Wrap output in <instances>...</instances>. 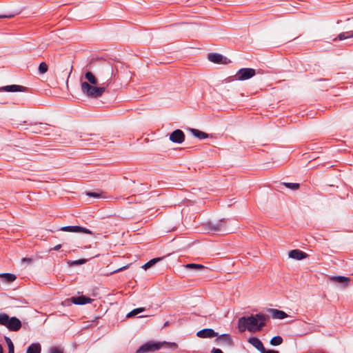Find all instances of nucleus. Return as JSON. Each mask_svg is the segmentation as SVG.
<instances>
[{
    "label": "nucleus",
    "instance_id": "nucleus-1",
    "mask_svg": "<svg viewBox=\"0 0 353 353\" xmlns=\"http://www.w3.org/2000/svg\"><path fill=\"white\" fill-rule=\"evenodd\" d=\"M113 69L112 66L106 65L102 69V75L104 82L102 86L97 87V85H90L86 81L81 82V89L84 95L90 98H99L105 92L108 82L112 79Z\"/></svg>",
    "mask_w": 353,
    "mask_h": 353
},
{
    "label": "nucleus",
    "instance_id": "nucleus-2",
    "mask_svg": "<svg viewBox=\"0 0 353 353\" xmlns=\"http://www.w3.org/2000/svg\"><path fill=\"white\" fill-rule=\"evenodd\" d=\"M266 316L262 314L241 317L238 321L239 331L243 332L246 329L250 332L259 331L265 325Z\"/></svg>",
    "mask_w": 353,
    "mask_h": 353
},
{
    "label": "nucleus",
    "instance_id": "nucleus-3",
    "mask_svg": "<svg viewBox=\"0 0 353 353\" xmlns=\"http://www.w3.org/2000/svg\"><path fill=\"white\" fill-rule=\"evenodd\" d=\"M0 325L7 327L11 331H18L21 327V322L17 317H10L7 314H0Z\"/></svg>",
    "mask_w": 353,
    "mask_h": 353
},
{
    "label": "nucleus",
    "instance_id": "nucleus-4",
    "mask_svg": "<svg viewBox=\"0 0 353 353\" xmlns=\"http://www.w3.org/2000/svg\"><path fill=\"white\" fill-rule=\"evenodd\" d=\"M331 283L340 289H345L350 285V279L343 276H331L329 277Z\"/></svg>",
    "mask_w": 353,
    "mask_h": 353
},
{
    "label": "nucleus",
    "instance_id": "nucleus-5",
    "mask_svg": "<svg viewBox=\"0 0 353 353\" xmlns=\"http://www.w3.org/2000/svg\"><path fill=\"white\" fill-rule=\"evenodd\" d=\"M255 74L256 72L254 69L241 68L237 72L236 79L239 81H245L252 78Z\"/></svg>",
    "mask_w": 353,
    "mask_h": 353
},
{
    "label": "nucleus",
    "instance_id": "nucleus-6",
    "mask_svg": "<svg viewBox=\"0 0 353 353\" xmlns=\"http://www.w3.org/2000/svg\"><path fill=\"white\" fill-rule=\"evenodd\" d=\"M208 228L214 232H226V223L223 219H221L216 222H208Z\"/></svg>",
    "mask_w": 353,
    "mask_h": 353
},
{
    "label": "nucleus",
    "instance_id": "nucleus-7",
    "mask_svg": "<svg viewBox=\"0 0 353 353\" xmlns=\"http://www.w3.org/2000/svg\"><path fill=\"white\" fill-rule=\"evenodd\" d=\"M161 347L159 343H147L141 345L136 352V353H143L148 352H154L158 350Z\"/></svg>",
    "mask_w": 353,
    "mask_h": 353
},
{
    "label": "nucleus",
    "instance_id": "nucleus-8",
    "mask_svg": "<svg viewBox=\"0 0 353 353\" xmlns=\"http://www.w3.org/2000/svg\"><path fill=\"white\" fill-rule=\"evenodd\" d=\"M92 301V299L86 297L85 296H72L70 299H68L65 301V303L67 304H70V303H72L76 305H85L87 303H91Z\"/></svg>",
    "mask_w": 353,
    "mask_h": 353
},
{
    "label": "nucleus",
    "instance_id": "nucleus-9",
    "mask_svg": "<svg viewBox=\"0 0 353 353\" xmlns=\"http://www.w3.org/2000/svg\"><path fill=\"white\" fill-rule=\"evenodd\" d=\"M185 134L181 130L173 131L170 135V140L176 143H181L184 141Z\"/></svg>",
    "mask_w": 353,
    "mask_h": 353
},
{
    "label": "nucleus",
    "instance_id": "nucleus-10",
    "mask_svg": "<svg viewBox=\"0 0 353 353\" xmlns=\"http://www.w3.org/2000/svg\"><path fill=\"white\" fill-rule=\"evenodd\" d=\"M62 231L70 232H82L85 234H92V232L90 230L80 226H64L61 229Z\"/></svg>",
    "mask_w": 353,
    "mask_h": 353
},
{
    "label": "nucleus",
    "instance_id": "nucleus-11",
    "mask_svg": "<svg viewBox=\"0 0 353 353\" xmlns=\"http://www.w3.org/2000/svg\"><path fill=\"white\" fill-rule=\"evenodd\" d=\"M196 336L199 338H213L218 336V333L210 328L203 329L196 333Z\"/></svg>",
    "mask_w": 353,
    "mask_h": 353
},
{
    "label": "nucleus",
    "instance_id": "nucleus-12",
    "mask_svg": "<svg viewBox=\"0 0 353 353\" xmlns=\"http://www.w3.org/2000/svg\"><path fill=\"white\" fill-rule=\"evenodd\" d=\"M217 336L216 341L218 343L225 344L228 346H232L233 345V341L229 334H224Z\"/></svg>",
    "mask_w": 353,
    "mask_h": 353
},
{
    "label": "nucleus",
    "instance_id": "nucleus-13",
    "mask_svg": "<svg viewBox=\"0 0 353 353\" xmlns=\"http://www.w3.org/2000/svg\"><path fill=\"white\" fill-rule=\"evenodd\" d=\"M288 256L290 258L294 259L296 260H301L305 259L307 254L301 250H292L289 252Z\"/></svg>",
    "mask_w": 353,
    "mask_h": 353
},
{
    "label": "nucleus",
    "instance_id": "nucleus-14",
    "mask_svg": "<svg viewBox=\"0 0 353 353\" xmlns=\"http://www.w3.org/2000/svg\"><path fill=\"white\" fill-rule=\"evenodd\" d=\"M248 342L261 353L265 350L262 342L258 338L251 337L249 339Z\"/></svg>",
    "mask_w": 353,
    "mask_h": 353
},
{
    "label": "nucleus",
    "instance_id": "nucleus-15",
    "mask_svg": "<svg viewBox=\"0 0 353 353\" xmlns=\"http://www.w3.org/2000/svg\"><path fill=\"white\" fill-rule=\"evenodd\" d=\"M269 312L273 319H283L288 316V314L285 312L277 309H270Z\"/></svg>",
    "mask_w": 353,
    "mask_h": 353
},
{
    "label": "nucleus",
    "instance_id": "nucleus-16",
    "mask_svg": "<svg viewBox=\"0 0 353 353\" xmlns=\"http://www.w3.org/2000/svg\"><path fill=\"white\" fill-rule=\"evenodd\" d=\"M0 90L6 92H22L25 90V88L18 85H10L2 87Z\"/></svg>",
    "mask_w": 353,
    "mask_h": 353
},
{
    "label": "nucleus",
    "instance_id": "nucleus-17",
    "mask_svg": "<svg viewBox=\"0 0 353 353\" xmlns=\"http://www.w3.org/2000/svg\"><path fill=\"white\" fill-rule=\"evenodd\" d=\"M41 345L38 343H32L28 347L26 353H41Z\"/></svg>",
    "mask_w": 353,
    "mask_h": 353
},
{
    "label": "nucleus",
    "instance_id": "nucleus-18",
    "mask_svg": "<svg viewBox=\"0 0 353 353\" xmlns=\"http://www.w3.org/2000/svg\"><path fill=\"white\" fill-rule=\"evenodd\" d=\"M0 278L6 283H12L17 279L14 274L10 273H1Z\"/></svg>",
    "mask_w": 353,
    "mask_h": 353
},
{
    "label": "nucleus",
    "instance_id": "nucleus-19",
    "mask_svg": "<svg viewBox=\"0 0 353 353\" xmlns=\"http://www.w3.org/2000/svg\"><path fill=\"white\" fill-rule=\"evenodd\" d=\"M208 59L211 62L219 63L222 61L223 56L217 53H210L208 54Z\"/></svg>",
    "mask_w": 353,
    "mask_h": 353
},
{
    "label": "nucleus",
    "instance_id": "nucleus-20",
    "mask_svg": "<svg viewBox=\"0 0 353 353\" xmlns=\"http://www.w3.org/2000/svg\"><path fill=\"white\" fill-rule=\"evenodd\" d=\"M85 78L87 79L88 83L90 85H97L98 80L91 72H86L85 73Z\"/></svg>",
    "mask_w": 353,
    "mask_h": 353
},
{
    "label": "nucleus",
    "instance_id": "nucleus-21",
    "mask_svg": "<svg viewBox=\"0 0 353 353\" xmlns=\"http://www.w3.org/2000/svg\"><path fill=\"white\" fill-rule=\"evenodd\" d=\"M190 131L194 137H196V138H198L199 139H204L208 138V134H206L203 132H201L199 130H196V129H191Z\"/></svg>",
    "mask_w": 353,
    "mask_h": 353
},
{
    "label": "nucleus",
    "instance_id": "nucleus-22",
    "mask_svg": "<svg viewBox=\"0 0 353 353\" xmlns=\"http://www.w3.org/2000/svg\"><path fill=\"white\" fill-rule=\"evenodd\" d=\"M161 260V258H159H159L152 259L150 261H149L148 262H147L146 263H145L142 266V268H143L145 270H147V269L150 268V267H152L153 265H154L156 263H157L158 261H159Z\"/></svg>",
    "mask_w": 353,
    "mask_h": 353
},
{
    "label": "nucleus",
    "instance_id": "nucleus-23",
    "mask_svg": "<svg viewBox=\"0 0 353 353\" xmlns=\"http://www.w3.org/2000/svg\"><path fill=\"white\" fill-rule=\"evenodd\" d=\"M282 343L283 339L280 336H274L270 341V344L274 346L281 345Z\"/></svg>",
    "mask_w": 353,
    "mask_h": 353
},
{
    "label": "nucleus",
    "instance_id": "nucleus-24",
    "mask_svg": "<svg viewBox=\"0 0 353 353\" xmlns=\"http://www.w3.org/2000/svg\"><path fill=\"white\" fill-rule=\"evenodd\" d=\"M352 37H353V30L346 32H342V33L339 34L338 36V38L340 40H344L345 39L352 38Z\"/></svg>",
    "mask_w": 353,
    "mask_h": 353
},
{
    "label": "nucleus",
    "instance_id": "nucleus-25",
    "mask_svg": "<svg viewBox=\"0 0 353 353\" xmlns=\"http://www.w3.org/2000/svg\"><path fill=\"white\" fill-rule=\"evenodd\" d=\"M185 268L188 269H193L195 270H200L204 268V266L201 264H196V263H188L185 265Z\"/></svg>",
    "mask_w": 353,
    "mask_h": 353
},
{
    "label": "nucleus",
    "instance_id": "nucleus-26",
    "mask_svg": "<svg viewBox=\"0 0 353 353\" xmlns=\"http://www.w3.org/2000/svg\"><path fill=\"white\" fill-rule=\"evenodd\" d=\"M5 340L6 341V343L8 345V353H14V347L12 341L9 337L6 336Z\"/></svg>",
    "mask_w": 353,
    "mask_h": 353
},
{
    "label": "nucleus",
    "instance_id": "nucleus-27",
    "mask_svg": "<svg viewBox=\"0 0 353 353\" xmlns=\"http://www.w3.org/2000/svg\"><path fill=\"white\" fill-rule=\"evenodd\" d=\"M145 310V308L144 307H139V308H136L133 310H132L130 312H129L128 314H127V317H131V316H135L142 312H143Z\"/></svg>",
    "mask_w": 353,
    "mask_h": 353
},
{
    "label": "nucleus",
    "instance_id": "nucleus-28",
    "mask_svg": "<svg viewBox=\"0 0 353 353\" xmlns=\"http://www.w3.org/2000/svg\"><path fill=\"white\" fill-rule=\"evenodd\" d=\"M48 65L45 62H41L39 65V72L40 74H44L48 71Z\"/></svg>",
    "mask_w": 353,
    "mask_h": 353
},
{
    "label": "nucleus",
    "instance_id": "nucleus-29",
    "mask_svg": "<svg viewBox=\"0 0 353 353\" xmlns=\"http://www.w3.org/2000/svg\"><path fill=\"white\" fill-rule=\"evenodd\" d=\"M284 185L292 190H297L299 188V184L296 183H285Z\"/></svg>",
    "mask_w": 353,
    "mask_h": 353
},
{
    "label": "nucleus",
    "instance_id": "nucleus-30",
    "mask_svg": "<svg viewBox=\"0 0 353 353\" xmlns=\"http://www.w3.org/2000/svg\"><path fill=\"white\" fill-rule=\"evenodd\" d=\"M86 194L90 197L99 198L101 197L102 192H88Z\"/></svg>",
    "mask_w": 353,
    "mask_h": 353
},
{
    "label": "nucleus",
    "instance_id": "nucleus-31",
    "mask_svg": "<svg viewBox=\"0 0 353 353\" xmlns=\"http://www.w3.org/2000/svg\"><path fill=\"white\" fill-rule=\"evenodd\" d=\"M50 353H63V350L59 347H52L50 350Z\"/></svg>",
    "mask_w": 353,
    "mask_h": 353
},
{
    "label": "nucleus",
    "instance_id": "nucleus-32",
    "mask_svg": "<svg viewBox=\"0 0 353 353\" xmlns=\"http://www.w3.org/2000/svg\"><path fill=\"white\" fill-rule=\"evenodd\" d=\"M88 260L87 259H79L77 261H72L73 264L80 265L85 263Z\"/></svg>",
    "mask_w": 353,
    "mask_h": 353
},
{
    "label": "nucleus",
    "instance_id": "nucleus-33",
    "mask_svg": "<svg viewBox=\"0 0 353 353\" xmlns=\"http://www.w3.org/2000/svg\"><path fill=\"white\" fill-rule=\"evenodd\" d=\"M21 261H22V262L28 263H31L32 262V259L31 258H27V257L23 258L21 259Z\"/></svg>",
    "mask_w": 353,
    "mask_h": 353
},
{
    "label": "nucleus",
    "instance_id": "nucleus-34",
    "mask_svg": "<svg viewBox=\"0 0 353 353\" xmlns=\"http://www.w3.org/2000/svg\"><path fill=\"white\" fill-rule=\"evenodd\" d=\"M128 268V265H125V266H123V267H121V268H119V269H117V270H114V272H121V271H122V270H123L127 269Z\"/></svg>",
    "mask_w": 353,
    "mask_h": 353
},
{
    "label": "nucleus",
    "instance_id": "nucleus-35",
    "mask_svg": "<svg viewBox=\"0 0 353 353\" xmlns=\"http://www.w3.org/2000/svg\"><path fill=\"white\" fill-rule=\"evenodd\" d=\"M262 353H279V352L275 351V350H265V351H263Z\"/></svg>",
    "mask_w": 353,
    "mask_h": 353
},
{
    "label": "nucleus",
    "instance_id": "nucleus-36",
    "mask_svg": "<svg viewBox=\"0 0 353 353\" xmlns=\"http://www.w3.org/2000/svg\"><path fill=\"white\" fill-rule=\"evenodd\" d=\"M212 353H223L220 349L214 348L212 350Z\"/></svg>",
    "mask_w": 353,
    "mask_h": 353
},
{
    "label": "nucleus",
    "instance_id": "nucleus-37",
    "mask_svg": "<svg viewBox=\"0 0 353 353\" xmlns=\"http://www.w3.org/2000/svg\"><path fill=\"white\" fill-rule=\"evenodd\" d=\"M61 248V244H58L56 246H54L52 250H59L60 248Z\"/></svg>",
    "mask_w": 353,
    "mask_h": 353
},
{
    "label": "nucleus",
    "instance_id": "nucleus-38",
    "mask_svg": "<svg viewBox=\"0 0 353 353\" xmlns=\"http://www.w3.org/2000/svg\"><path fill=\"white\" fill-rule=\"evenodd\" d=\"M0 353H3V347L1 345H0Z\"/></svg>",
    "mask_w": 353,
    "mask_h": 353
},
{
    "label": "nucleus",
    "instance_id": "nucleus-39",
    "mask_svg": "<svg viewBox=\"0 0 353 353\" xmlns=\"http://www.w3.org/2000/svg\"><path fill=\"white\" fill-rule=\"evenodd\" d=\"M4 17H6V16H4V15L0 16V18H4Z\"/></svg>",
    "mask_w": 353,
    "mask_h": 353
},
{
    "label": "nucleus",
    "instance_id": "nucleus-40",
    "mask_svg": "<svg viewBox=\"0 0 353 353\" xmlns=\"http://www.w3.org/2000/svg\"><path fill=\"white\" fill-rule=\"evenodd\" d=\"M352 274H353V273H352Z\"/></svg>",
    "mask_w": 353,
    "mask_h": 353
}]
</instances>
